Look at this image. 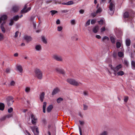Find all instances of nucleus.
I'll use <instances>...</instances> for the list:
<instances>
[{"mask_svg": "<svg viewBox=\"0 0 135 135\" xmlns=\"http://www.w3.org/2000/svg\"><path fill=\"white\" fill-rule=\"evenodd\" d=\"M96 21L95 20H92L91 21V23L93 24L95 23Z\"/></svg>", "mask_w": 135, "mask_h": 135, "instance_id": "nucleus-54", "label": "nucleus"}, {"mask_svg": "<svg viewBox=\"0 0 135 135\" xmlns=\"http://www.w3.org/2000/svg\"><path fill=\"white\" fill-rule=\"evenodd\" d=\"M67 5H69L74 4V2L72 1H70L67 2Z\"/></svg>", "mask_w": 135, "mask_h": 135, "instance_id": "nucleus-41", "label": "nucleus"}, {"mask_svg": "<svg viewBox=\"0 0 135 135\" xmlns=\"http://www.w3.org/2000/svg\"><path fill=\"white\" fill-rule=\"evenodd\" d=\"M109 66L114 71H118L122 68V65L121 64L117 65L115 68L113 67L112 65H110Z\"/></svg>", "mask_w": 135, "mask_h": 135, "instance_id": "nucleus-7", "label": "nucleus"}, {"mask_svg": "<svg viewBox=\"0 0 135 135\" xmlns=\"http://www.w3.org/2000/svg\"><path fill=\"white\" fill-rule=\"evenodd\" d=\"M4 38V36L2 34L0 33V41H2Z\"/></svg>", "mask_w": 135, "mask_h": 135, "instance_id": "nucleus-40", "label": "nucleus"}, {"mask_svg": "<svg viewBox=\"0 0 135 135\" xmlns=\"http://www.w3.org/2000/svg\"><path fill=\"white\" fill-rule=\"evenodd\" d=\"M35 48L36 51H38L41 50L42 47L40 45H37L35 46Z\"/></svg>", "mask_w": 135, "mask_h": 135, "instance_id": "nucleus-15", "label": "nucleus"}, {"mask_svg": "<svg viewBox=\"0 0 135 135\" xmlns=\"http://www.w3.org/2000/svg\"><path fill=\"white\" fill-rule=\"evenodd\" d=\"M128 96H125L124 97V101L125 102H126L128 101Z\"/></svg>", "mask_w": 135, "mask_h": 135, "instance_id": "nucleus-45", "label": "nucleus"}, {"mask_svg": "<svg viewBox=\"0 0 135 135\" xmlns=\"http://www.w3.org/2000/svg\"><path fill=\"white\" fill-rule=\"evenodd\" d=\"M13 110V108H12L11 107L9 108L8 109V113H11L12 112Z\"/></svg>", "mask_w": 135, "mask_h": 135, "instance_id": "nucleus-47", "label": "nucleus"}, {"mask_svg": "<svg viewBox=\"0 0 135 135\" xmlns=\"http://www.w3.org/2000/svg\"><path fill=\"white\" fill-rule=\"evenodd\" d=\"M52 2V0H48L47 1H46V4H47L48 3H49L51 2Z\"/></svg>", "mask_w": 135, "mask_h": 135, "instance_id": "nucleus-61", "label": "nucleus"}, {"mask_svg": "<svg viewBox=\"0 0 135 135\" xmlns=\"http://www.w3.org/2000/svg\"><path fill=\"white\" fill-rule=\"evenodd\" d=\"M7 18V16L6 15H2L0 18V23H3L4 22L6 23L5 20Z\"/></svg>", "mask_w": 135, "mask_h": 135, "instance_id": "nucleus-9", "label": "nucleus"}, {"mask_svg": "<svg viewBox=\"0 0 135 135\" xmlns=\"http://www.w3.org/2000/svg\"><path fill=\"white\" fill-rule=\"evenodd\" d=\"M55 71L58 73L62 74H64L65 73L64 70L61 69L57 68L55 69Z\"/></svg>", "mask_w": 135, "mask_h": 135, "instance_id": "nucleus-11", "label": "nucleus"}, {"mask_svg": "<svg viewBox=\"0 0 135 135\" xmlns=\"http://www.w3.org/2000/svg\"><path fill=\"white\" fill-rule=\"evenodd\" d=\"M115 5L113 2H111L110 3L109 8L110 11L109 12V13L111 15H113L114 13Z\"/></svg>", "mask_w": 135, "mask_h": 135, "instance_id": "nucleus-5", "label": "nucleus"}, {"mask_svg": "<svg viewBox=\"0 0 135 135\" xmlns=\"http://www.w3.org/2000/svg\"><path fill=\"white\" fill-rule=\"evenodd\" d=\"M88 108V106L85 105L83 104V109L84 110H87Z\"/></svg>", "mask_w": 135, "mask_h": 135, "instance_id": "nucleus-46", "label": "nucleus"}, {"mask_svg": "<svg viewBox=\"0 0 135 135\" xmlns=\"http://www.w3.org/2000/svg\"><path fill=\"white\" fill-rule=\"evenodd\" d=\"M70 22L72 25H75L76 23L74 19L71 20L70 21Z\"/></svg>", "mask_w": 135, "mask_h": 135, "instance_id": "nucleus-38", "label": "nucleus"}, {"mask_svg": "<svg viewBox=\"0 0 135 135\" xmlns=\"http://www.w3.org/2000/svg\"><path fill=\"white\" fill-rule=\"evenodd\" d=\"M31 128L35 135H38L39 132L37 127H33Z\"/></svg>", "mask_w": 135, "mask_h": 135, "instance_id": "nucleus-10", "label": "nucleus"}, {"mask_svg": "<svg viewBox=\"0 0 135 135\" xmlns=\"http://www.w3.org/2000/svg\"><path fill=\"white\" fill-rule=\"evenodd\" d=\"M52 58L57 61L62 62L63 61L62 57L61 55L57 54L54 55L52 56Z\"/></svg>", "mask_w": 135, "mask_h": 135, "instance_id": "nucleus-4", "label": "nucleus"}, {"mask_svg": "<svg viewBox=\"0 0 135 135\" xmlns=\"http://www.w3.org/2000/svg\"><path fill=\"white\" fill-rule=\"evenodd\" d=\"M62 13H66L68 12V11L67 10H63L61 11Z\"/></svg>", "mask_w": 135, "mask_h": 135, "instance_id": "nucleus-52", "label": "nucleus"}, {"mask_svg": "<svg viewBox=\"0 0 135 135\" xmlns=\"http://www.w3.org/2000/svg\"><path fill=\"white\" fill-rule=\"evenodd\" d=\"M105 30V27H103L102 28L100 29L101 32H103Z\"/></svg>", "mask_w": 135, "mask_h": 135, "instance_id": "nucleus-49", "label": "nucleus"}, {"mask_svg": "<svg viewBox=\"0 0 135 135\" xmlns=\"http://www.w3.org/2000/svg\"><path fill=\"white\" fill-rule=\"evenodd\" d=\"M124 74V72L122 71H119L117 73V75L118 76H122Z\"/></svg>", "mask_w": 135, "mask_h": 135, "instance_id": "nucleus-26", "label": "nucleus"}, {"mask_svg": "<svg viewBox=\"0 0 135 135\" xmlns=\"http://www.w3.org/2000/svg\"><path fill=\"white\" fill-rule=\"evenodd\" d=\"M123 16L124 18H128L129 17V16L128 12H125L123 14Z\"/></svg>", "mask_w": 135, "mask_h": 135, "instance_id": "nucleus-21", "label": "nucleus"}, {"mask_svg": "<svg viewBox=\"0 0 135 135\" xmlns=\"http://www.w3.org/2000/svg\"><path fill=\"white\" fill-rule=\"evenodd\" d=\"M60 89L59 88H56L54 90L52 93V95H54L56 94L60 91Z\"/></svg>", "mask_w": 135, "mask_h": 135, "instance_id": "nucleus-14", "label": "nucleus"}, {"mask_svg": "<svg viewBox=\"0 0 135 135\" xmlns=\"http://www.w3.org/2000/svg\"><path fill=\"white\" fill-rule=\"evenodd\" d=\"M121 44L119 42H117L116 43V47L117 48H120L121 46Z\"/></svg>", "mask_w": 135, "mask_h": 135, "instance_id": "nucleus-33", "label": "nucleus"}, {"mask_svg": "<svg viewBox=\"0 0 135 135\" xmlns=\"http://www.w3.org/2000/svg\"><path fill=\"white\" fill-rule=\"evenodd\" d=\"M96 37L98 39H99L101 38V37L100 36L98 35H96Z\"/></svg>", "mask_w": 135, "mask_h": 135, "instance_id": "nucleus-62", "label": "nucleus"}, {"mask_svg": "<svg viewBox=\"0 0 135 135\" xmlns=\"http://www.w3.org/2000/svg\"><path fill=\"white\" fill-rule=\"evenodd\" d=\"M60 21L59 19H57L56 21V23L57 24H60Z\"/></svg>", "mask_w": 135, "mask_h": 135, "instance_id": "nucleus-57", "label": "nucleus"}, {"mask_svg": "<svg viewBox=\"0 0 135 135\" xmlns=\"http://www.w3.org/2000/svg\"><path fill=\"white\" fill-rule=\"evenodd\" d=\"M118 55L120 57H122L123 56V53L121 52H118Z\"/></svg>", "mask_w": 135, "mask_h": 135, "instance_id": "nucleus-36", "label": "nucleus"}, {"mask_svg": "<svg viewBox=\"0 0 135 135\" xmlns=\"http://www.w3.org/2000/svg\"><path fill=\"white\" fill-rule=\"evenodd\" d=\"M63 100V99L62 98L60 97L57 99V101L58 103H59L61 101Z\"/></svg>", "mask_w": 135, "mask_h": 135, "instance_id": "nucleus-37", "label": "nucleus"}, {"mask_svg": "<svg viewBox=\"0 0 135 135\" xmlns=\"http://www.w3.org/2000/svg\"><path fill=\"white\" fill-rule=\"evenodd\" d=\"M7 105L9 107L11 106L14 102L13 97L11 96H8L6 98Z\"/></svg>", "mask_w": 135, "mask_h": 135, "instance_id": "nucleus-6", "label": "nucleus"}, {"mask_svg": "<svg viewBox=\"0 0 135 135\" xmlns=\"http://www.w3.org/2000/svg\"><path fill=\"white\" fill-rule=\"evenodd\" d=\"M15 84V83L13 81H11L10 84L11 86H14Z\"/></svg>", "mask_w": 135, "mask_h": 135, "instance_id": "nucleus-53", "label": "nucleus"}, {"mask_svg": "<svg viewBox=\"0 0 135 135\" xmlns=\"http://www.w3.org/2000/svg\"><path fill=\"white\" fill-rule=\"evenodd\" d=\"M35 77L39 79H41L42 78V73L39 69L36 68L34 70Z\"/></svg>", "mask_w": 135, "mask_h": 135, "instance_id": "nucleus-2", "label": "nucleus"}, {"mask_svg": "<svg viewBox=\"0 0 135 135\" xmlns=\"http://www.w3.org/2000/svg\"><path fill=\"white\" fill-rule=\"evenodd\" d=\"M79 132H80V135H82V132H81V129L80 127H79Z\"/></svg>", "mask_w": 135, "mask_h": 135, "instance_id": "nucleus-58", "label": "nucleus"}, {"mask_svg": "<svg viewBox=\"0 0 135 135\" xmlns=\"http://www.w3.org/2000/svg\"><path fill=\"white\" fill-rule=\"evenodd\" d=\"M102 11V9L100 8H99L98 10L96 12V13H99L100 12Z\"/></svg>", "mask_w": 135, "mask_h": 135, "instance_id": "nucleus-44", "label": "nucleus"}, {"mask_svg": "<svg viewBox=\"0 0 135 135\" xmlns=\"http://www.w3.org/2000/svg\"><path fill=\"white\" fill-rule=\"evenodd\" d=\"M126 45L127 46H129L130 45L131 41L129 39H127L126 40Z\"/></svg>", "mask_w": 135, "mask_h": 135, "instance_id": "nucleus-23", "label": "nucleus"}, {"mask_svg": "<svg viewBox=\"0 0 135 135\" xmlns=\"http://www.w3.org/2000/svg\"><path fill=\"white\" fill-rule=\"evenodd\" d=\"M90 20H88L86 23L85 25V26L86 27L88 26H89L90 24Z\"/></svg>", "mask_w": 135, "mask_h": 135, "instance_id": "nucleus-43", "label": "nucleus"}, {"mask_svg": "<svg viewBox=\"0 0 135 135\" xmlns=\"http://www.w3.org/2000/svg\"><path fill=\"white\" fill-rule=\"evenodd\" d=\"M110 39L111 42L113 44H114L115 42V39L113 36H111L110 37Z\"/></svg>", "mask_w": 135, "mask_h": 135, "instance_id": "nucleus-25", "label": "nucleus"}, {"mask_svg": "<svg viewBox=\"0 0 135 135\" xmlns=\"http://www.w3.org/2000/svg\"><path fill=\"white\" fill-rule=\"evenodd\" d=\"M108 132L107 131H104L100 134L99 135H107Z\"/></svg>", "mask_w": 135, "mask_h": 135, "instance_id": "nucleus-35", "label": "nucleus"}, {"mask_svg": "<svg viewBox=\"0 0 135 135\" xmlns=\"http://www.w3.org/2000/svg\"><path fill=\"white\" fill-rule=\"evenodd\" d=\"M105 40H106L107 41H108L109 40V38L107 36H105L103 37L102 39V41H104Z\"/></svg>", "mask_w": 135, "mask_h": 135, "instance_id": "nucleus-32", "label": "nucleus"}, {"mask_svg": "<svg viewBox=\"0 0 135 135\" xmlns=\"http://www.w3.org/2000/svg\"><path fill=\"white\" fill-rule=\"evenodd\" d=\"M30 87H26L25 89V91L26 92L28 93L30 92Z\"/></svg>", "mask_w": 135, "mask_h": 135, "instance_id": "nucleus-31", "label": "nucleus"}, {"mask_svg": "<svg viewBox=\"0 0 135 135\" xmlns=\"http://www.w3.org/2000/svg\"><path fill=\"white\" fill-rule=\"evenodd\" d=\"M84 12V11L82 9H81V10H80L79 11V12L80 13H81V14L83 13Z\"/></svg>", "mask_w": 135, "mask_h": 135, "instance_id": "nucleus-64", "label": "nucleus"}, {"mask_svg": "<svg viewBox=\"0 0 135 135\" xmlns=\"http://www.w3.org/2000/svg\"><path fill=\"white\" fill-rule=\"evenodd\" d=\"M19 9L18 7L16 6H13L11 9L12 11L14 12H16L18 11Z\"/></svg>", "mask_w": 135, "mask_h": 135, "instance_id": "nucleus-12", "label": "nucleus"}, {"mask_svg": "<svg viewBox=\"0 0 135 135\" xmlns=\"http://www.w3.org/2000/svg\"><path fill=\"white\" fill-rule=\"evenodd\" d=\"M67 81L70 84L74 86H78L82 85V83L78 82L73 79H68Z\"/></svg>", "mask_w": 135, "mask_h": 135, "instance_id": "nucleus-1", "label": "nucleus"}, {"mask_svg": "<svg viewBox=\"0 0 135 135\" xmlns=\"http://www.w3.org/2000/svg\"><path fill=\"white\" fill-rule=\"evenodd\" d=\"M6 116L7 118H9L12 116V114H8Z\"/></svg>", "mask_w": 135, "mask_h": 135, "instance_id": "nucleus-42", "label": "nucleus"}, {"mask_svg": "<svg viewBox=\"0 0 135 135\" xmlns=\"http://www.w3.org/2000/svg\"><path fill=\"white\" fill-rule=\"evenodd\" d=\"M24 38L27 41H30L32 40V38L31 37L27 36H25Z\"/></svg>", "mask_w": 135, "mask_h": 135, "instance_id": "nucleus-17", "label": "nucleus"}, {"mask_svg": "<svg viewBox=\"0 0 135 135\" xmlns=\"http://www.w3.org/2000/svg\"><path fill=\"white\" fill-rule=\"evenodd\" d=\"M45 94L44 92H42L40 95V98L41 101L42 102L44 98V96Z\"/></svg>", "mask_w": 135, "mask_h": 135, "instance_id": "nucleus-16", "label": "nucleus"}, {"mask_svg": "<svg viewBox=\"0 0 135 135\" xmlns=\"http://www.w3.org/2000/svg\"><path fill=\"white\" fill-rule=\"evenodd\" d=\"M79 122L80 123V124L81 125H83L84 124V121H81V120H79Z\"/></svg>", "mask_w": 135, "mask_h": 135, "instance_id": "nucleus-56", "label": "nucleus"}, {"mask_svg": "<svg viewBox=\"0 0 135 135\" xmlns=\"http://www.w3.org/2000/svg\"><path fill=\"white\" fill-rule=\"evenodd\" d=\"M19 33V32L18 31H17L15 33V37H17L18 36V34Z\"/></svg>", "mask_w": 135, "mask_h": 135, "instance_id": "nucleus-59", "label": "nucleus"}, {"mask_svg": "<svg viewBox=\"0 0 135 135\" xmlns=\"http://www.w3.org/2000/svg\"><path fill=\"white\" fill-rule=\"evenodd\" d=\"M10 69L9 68H7L6 69V72L7 73H9V72H10Z\"/></svg>", "mask_w": 135, "mask_h": 135, "instance_id": "nucleus-51", "label": "nucleus"}, {"mask_svg": "<svg viewBox=\"0 0 135 135\" xmlns=\"http://www.w3.org/2000/svg\"><path fill=\"white\" fill-rule=\"evenodd\" d=\"M4 104L2 103H0V110H4Z\"/></svg>", "mask_w": 135, "mask_h": 135, "instance_id": "nucleus-24", "label": "nucleus"}, {"mask_svg": "<svg viewBox=\"0 0 135 135\" xmlns=\"http://www.w3.org/2000/svg\"><path fill=\"white\" fill-rule=\"evenodd\" d=\"M29 114H29V117L27 119L28 120H30V116L31 119V121L32 124L34 125H36V121L37 120V119L31 112H30L29 113Z\"/></svg>", "mask_w": 135, "mask_h": 135, "instance_id": "nucleus-3", "label": "nucleus"}, {"mask_svg": "<svg viewBox=\"0 0 135 135\" xmlns=\"http://www.w3.org/2000/svg\"><path fill=\"white\" fill-rule=\"evenodd\" d=\"M5 24V22H4L3 23H2L1 25V28L3 33L5 32V30L3 27V25Z\"/></svg>", "mask_w": 135, "mask_h": 135, "instance_id": "nucleus-19", "label": "nucleus"}, {"mask_svg": "<svg viewBox=\"0 0 135 135\" xmlns=\"http://www.w3.org/2000/svg\"><path fill=\"white\" fill-rule=\"evenodd\" d=\"M27 6H28L27 4L25 5L21 11V13H26L31 10V7H29L26 9V8L27 7Z\"/></svg>", "mask_w": 135, "mask_h": 135, "instance_id": "nucleus-8", "label": "nucleus"}, {"mask_svg": "<svg viewBox=\"0 0 135 135\" xmlns=\"http://www.w3.org/2000/svg\"><path fill=\"white\" fill-rule=\"evenodd\" d=\"M19 18V16L17 15L16 16H14L13 17V20L15 21H16L18 20Z\"/></svg>", "mask_w": 135, "mask_h": 135, "instance_id": "nucleus-28", "label": "nucleus"}, {"mask_svg": "<svg viewBox=\"0 0 135 135\" xmlns=\"http://www.w3.org/2000/svg\"><path fill=\"white\" fill-rule=\"evenodd\" d=\"M99 24L101 25H103L104 23V20L103 19H101L99 21H98Z\"/></svg>", "mask_w": 135, "mask_h": 135, "instance_id": "nucleus-34", "label": "nucleus"}, {"mask_svg": "<svg viewBox=\"0 0 135 135\" xmlns=\"http://www.w3.org/2000/svg\"><path fill=\"white\" fill-rule=\"evenodd\" d=\"M83 94L84 95L86 96L88 95V93L87 91H84L83 92Z\"/></svg>", "mask_w": 135, "mask_h": 135, "instance_id": "nucleus-63", "label": "nucleus"}, {"mask_svg": "<svg viewBox=\"0 0 135 135\" xmlns=\"http://www.w3.org/2000/svg\"><path fill=\"white\" fill-rule=\"evenodd\" d=\"M47 103L46 102H44L43 103V108H46Z\"/></svg>", "mask_w": 135, "mask_h": 135, "instance_id": "nucleus-55", "label": "nucleus"}, {"mask_svg": "<svg viewBox=\"0 0 135 135\" xmlns=\"http://www.w3.org/2000/svg\"><path fill=\"white\" fill-rule=\"evenodd\" d=\"M124 63L125 65L126 66L128 67L129 65V62L126 60H124Z\"/></svg>", "mask_w": 135, "mask_h": 135, "instance_id": "nucleus-29", "label": "nucleus"}, {"mask_svg": "<svg viewBox=\"0 0 135 135\" xmlns=\"http://www.w3.org/2000/svg\"><path fill=\"white\" fill-rule=\"evenodd\" d=\"M99 27L98 26H95L93 29V31L94 33H97L99 30Z\"/></svg>", "mask_w": 135, "mask_h": 135, "instance_id": "nucleus-18", "label": "nucleus"}, {"mask_svg": "<svg viewBox=\"0 0 135 135\" xmlns=\"http://www.w3.org/2000/svg\"><path fill=\"white\" fill-rule=\"evenodd\" d=\"M7 118L6 116L5 115L2 117L1 119V120L3 121L5 120Z\"/></svg>", "mask_w": 135, "mask_h": 135, "instance_id": "nucleus-48", "label": "nucleus"}, {"mask_svg": "<svg viewBox=\"0 0 135 135\" xmlns=\"http://www.w3.org/2000/svg\"><path fill=\"white\" fill-rule=\"evenodd\" d=\"M17 69L20 73H22L23 71V69L22 66L20 65H17L16 66Z\"/></svg>", "mask_w": 135, "mask_h": 135, "instance_id": "nucleus-13", "label": "nucleus"}, {"mask_svg": "<svg viewBox=\"0 0 135 135\" xmlns=\"http://www.w3.org/2000/svg\"><path fill=\"white\" fill-rule=\"evenodd\" d=\"M42 40L43 42L45 44H47V40L45 38V37L44 36H42Z\"/></svg>", "mask_w": 135, "mask_h": 135, "instance_id": "nucleus-27", "label": "nucleus"}, {"mask_svg": "<svg viewBox=\"0 0 135 135\" xmlns=\"http://www.w3.org/2000/svg\"><path fill=\"white\" fill-rule=\"evenodd\" d=\"M34 18L35 17L33 16H31L30 17V20L31 21H32L34 20Z\"/></svg>", "mask_w": 135, "mask_h": 135, "instance_id": "nucleus-60", "label": "nucleus"}, {"mask_svg": "<svg viewBox=\"0 0 135 135\" xmlns=\"http://www.w3.org/2000/svg\"><path fill=\"white\" fill-rule=\"evenodd\" d=\"M132 68L133 69H135V61L132 60L131 61Z\"/></svg>", "mask_w": 135, "mask_h": 135, "instance_id": "nucleus-22", "label": "nucleus"}, {"mask_svg": "<svg viewBox=\"0 0 135 135\" xmlns=\"http://www.w3.org/2000/svg\"><path fill=\"white\" fill-rule=\"evenodd\" d=\"M63 28L61 26H58L57 27V30L59 31H61L62 29Z\"/></svg>", "mask_w": 135, "mask_h": 135, "instance_id": "nucleus-39", "label": "nucleus"}, {"mask_svg": "<svg viewBox=\"0 0 135 135\" xmlns=\"http://www.w3.org/2000/svg\"><path fill=\"white\" fill-rule=\"evenodd\" d=\"M10 22L9 23V25L12 26V25H13V23H14V22L13 21V20L12 19H11L10 20Z\"/></svg>", "mask_w": 135, "mask_h": 135, "instance_id": "nucleus-50", "label": "nucleus"}, {"mask_svg": "<svg viewBox=\"0 0 135 135\" xmlns=\"http://www.w3.org/2000/svg\"><path fill=\"white\" fill-rule=\"evenodd\" d=\"M50 12L51 13V15L52 16L57 13V11L56 10H51Z\"/></svg>", "mask_w": 135, "mask_h": 135, "instance_id": "nucleus-30", "label": "nucleus"}, {"mask_svg": "<svg viewBox=\"0 0 135 135\" xmlns=\"http://www.w3.org/2000/svg\"><path fill=\"white\" fill-rule=\"evenodd\" d=\"M53 108L52 105H51L48 107L47 109V112H51Z\"/></svg>", "mask_w": 135, "mask_h": 135, "instance_id": "nucleus-20", "label": "nucleus"}]
</instances>
